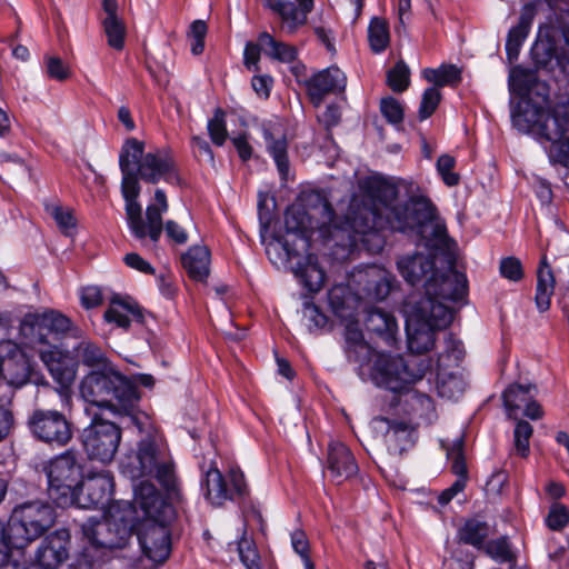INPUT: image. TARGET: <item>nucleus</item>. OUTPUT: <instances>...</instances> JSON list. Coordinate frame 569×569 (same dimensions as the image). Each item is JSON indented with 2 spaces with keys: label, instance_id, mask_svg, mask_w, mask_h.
<instances>
[{
  "label": "nucleus",
  "instance_id": "f257e3e1",
  "mask_svg": "<svg viewBox=\"0 0 569 569\" xmlns=\"http://www.w3.org/2000/svg\"><path fill=\"white\" fill-rule=\"evenodd\" d=\"M416 190L418 186L406 179H370L365 184V196L351 199L339 222L328 199L313 191L303 197V204L286 210V231L306 249L318 230L337 259L348 258L360 246L370 253H379L386 244V230L416 237L435 250H448L450 238L446 227L435 220L432 202L417 196Z\"/></svg>",
  "mask_w": 569,
  "mask_h": 569
},
{
  "label": "nucleus",
  "instance_id": "f03ea898",
  "mask_svg": "<svg viewBox=\"0 0 569 569\" xmlns=\"http://www.w3.org/2000/svg\"><path fill=\"white\" fill-rule=\"evenodd\" d=\"M20 336L24 345L30 348L37 346L54 347L50 350H40V358L48 368L51 377L60 387V393L69 400V389L76 380L78 361L70 355L69 350H61L54 342L64 335L79 338L80 330L74 327L71 320L57 310H46L42 313H27L19 327Z\"/></svg>",
  "mask_w": 569,
  "mask_h": 569
},
{
  "label": "nucleus",
  "instance_id": "7ed1b4c3",
  "mask_svg": "<svg viewBox=\"0 0 569 569\" xmlns=\"http://www.w3.org/2000/svg\"><path fill=\"white\" fill-rule=\"evenodd\" d=\"M119 168L122 174L121 194L126 202L124 210L134 229H138L140 221V179L151 184L160 180L178 187L183 183L172 156L161 150L144 153V143L136 138H130L123 143L119 153Z\"/></svg>",
  "mask_w": 569,
  "mask_h": 569
},
{
  "label": "nucleus",
  "instance_id": "20e7f679",
  "mask_svg": "<svg viewBox=\"0 0 569 569\" xmlns=\"http://www.w3.org/2000/svg\"><path fill=\"white\" fill-rule=\"evenodd\" d=\"M143 436L137 442L136 450L127 452L120 461L121 473L132 481L148 478L156 479L159 485L172 492L177 489V475L174 462L170 453L167 440L162 432L147 421H141ZM144 480H141L138 485Z\"/></svg>",
  "mask_w": 569,
  "mask_h": 569
},
{
  "label": "nucleus",
  "instance_id": "39448f33",
  "mask_svg": "<svg viewBox=\"0 0 569 569\" xmlns=\"http://www.w3.org/2000/svg\"><path fill=\"white\" fill-rule=\"evenodd\" d=\"M133 505L144 516L136 532L143 555L154 562H164L171 551L168 526L176 515L173 506L148 481L134 487Z\"/></svg>",
  "mask_w": 569,
  "mask_h": 569
},
{
  "label": "nucleus",
  "instance_id": "423d86ee",
  "mask_svg": "<svg viewBox=\"0 0 569 569\" xmlns=\"http://www.w3.org/2000/svg\"><path fill=\"white\" fill-rule=\"evenodd\" d=\"M80 392L83 399L93 406L117 415L129 416L133 425L142 430V423L136 415L140 395L126 376L109 367L91 371L83 378Z\"/></svg>",
  "mask_w": 569,
  "mask_h": 569
},
{
  "label": "nucleus",
  "instance_id": "0eeeda50",
  "mask_svg": "<svg viewBox=\"0 0 569 569\" xmlns=\"http://www.w3.org/2000/svg\"><path fill=\"white\" fill-rule=\"evenodd\" d=\"M56 518L53 507L46 501H26L17 506L8 526L0 522V566L9 562L13 549H23L42 536L53 526Z\"/></svg>",
  "mask_w": 569,
  "mask_h": 569
},
{
  "label": "nucleus",
  "instance_id": "6e6552de",
  "mask_svg": "<svg viewBox=\"0 0 569 569\" xmlns=\"http://www.w3.org/2000/svg\"><path fill=\"white\" fill-rule=\"evenodd\" d=\"M407 343L409 356L421 357L435 345V331L448 327L452 319V310L430 298H419L406 305Z\"/></svg>",
  "mask_w": 569,
  "mask_h": 569
},
{
  "label": "nucleus",
  "instance_id": "1a4fd4ad",
  "mask_svg": "<svg viewBox=\"0 0 569 569\" xmlns=\"http://www.w3.org/2000/svg\"><path fill=\"white\" fill-rule=\"evenodd\" d=\"M431 368L429 358L417 356L403 358L381 353L376 358L371 368V379L378 387L393 392L389 400V407L392 408L399 405V397L396 393L421 380Z\"/></svg>",
  "mask_w": 569,
  "mask_h": 569
},
{
  "label": "nucleus",
  "instance_id": "9d476101",
  "mask_svg": "<svg viewBox=\"0 0 569 569\" xmlns=\"http://www.w3.org/2000/svg\"><path fill=\"white\" fill-rule=\"evenodd\" d=\"M48 495L61 508L72 505L73 491L83 478L81 457L74 449H68L54 457L46 468Z\"/></svg>",
  "mask_w": 569,
  "mask_h": 569
},
{
  "label": "nucleus",
  "instance_id": "9b49d317",
  "mask_svg": "<svg viewBox=\"0 0 569 569\" xmlns=\"http://www.w3.org/2000/svg\"><path fill=\"white\" fill-rule=\"evenodd\" d=\"M513 126L522 132L537 131L546 140H559L569 131V104H557L552 110L526 103L523 110L512 112Z\"/></svg>",
  "mask_w": 569,
  "mask_h": 569
},
{
  "label": "nucleus",
  "instance_id": "f8f14e48",
  "mask_svg": "<svg viewBox=\"0 0 569 569\" xmlns=\"http://www.w3.org/2000/svg\"><path fill=\"white\" fill-rule=\"evenodd\" d=\"M81 438L88 458L108 465L118 452L122 431L117 423L104 419L99 413H93L91 422L83 429Z\"/></svg>",
  "mask_w": 569,
  "mask_h": 569
},
{
  "label": "nucleus",
  "instance_id": "ddd939ff",
  "mask_svg": "<svg viewBox=\"0 0 569 569\" xmlns=\"http://www.w3.org/2000/svg\"><path fill=\"white\" fill-rule=\"evenodd\" d=\"M27 426L37 440L50 446H67L73 437V425L70 419L54 409H33L28 417Z\"/></svg>",
  "mask_w": 569,
  "mask_h": 569
},
{
  "label": "nucleus",
  "instance_id": "4468645a",
  "mask_svg": "<svg viewBox=\"0 0 569 569\" xmlns=\"http://www.w3.org/2000/svg\"><path fill=\"white\" fill-rule=\"evenodd\" d=\"M229 480L231 486H228L223 475L214 466L206 471L201 487L206 499L212 506H222L227 500H243L248 496L244 475L239 468L230 469Z\"/></svg>",
  "mask_w": 569,
  "mask_h": 569
},
{
  "label": "nucleus",
  "instance_id": "2eb2a0df",
  "mask_svg": "<svg viewBox=\"0 0 569 569\" xmlns=\"http://www.w3.org/2000/svg\"><path fill=\"white\" fill-rule=\"evenodd\" d=\"M82 532L96 548H124L133 535V525L116 517L103 520L89 519L82 525Z\"/></svg>",
  "mask_w": 569,
  "mask_h": 569
},
{
  "label": "nucleus",
  "instance_id": "dca6fc26",
  "mask_svg": "<svg viewBox=\"0 0 569 569\" xmlns=\"http://www.w3.org/2000/svg\"><path fill=\"white\" fill-rule=\"evenodd\" d=\"M113 492V477L104 471L88 477L77 486L73 491L71 506L80 509L104 508L111 500Z\"/></svg>",
  "mask_w": 569,
  "mask_h": 569
},
{
  "label": "nucleus",
  "instance_id": "f3484780",
  "mask_svg": "<svg viewBox=\"0 0 569 569\" xmlns=\"http://www.w3.org/2000/svg\"><path fill=\"white\" fill-rule=\"evenodd\" d=\"M467 290L466 276L450 266L445 271L437 269L433 280L427 282L422 298H430L441 305H445L442 301L458 302L466 297Z\"/></svg>",
  "mask_w": 569,
  "mask_h": 569
},
{
  "label": "nucleus",
  "instance_id": "a211bd4d",
  "mask_svg": "<svg viewBox=\"0 0 569 569\" xmlns=\"http://www.w3.org/2000/svg\"><path fill=\"white\" fill-rule=\"evenodd\" d=\"M371 426L376 431L383 433L388 450L393 455H401L416 441V429L406 421L377 416L372 418Z\"/></svg>",
  "mask_w": 569,
  "mask_h": 569
},
{
  "label": "nucleus",
  "instance_id": "6ab92c4d",
  "mask_svg": "<svg viewBox=\"0 0 569 569\" xmlns=\"http://www.w3.org/2000/svg\"><path fill=\"white\" fill-rule=\"evenodd\" d=\"M397 269L403 280L411 287L426 289L427 282L433 280L437 273L432 253L413 252L400 256L397 259Z\"/></svg>",
  "mask_w": 569,
  "mask_h": 569
},
{
  "label": "nucleus",
  "instance_id": "aec40b11",
  "mask_svg": "<svg viewBox=\"0 0 569 569\" xmlns=\"http://www.w3.org/2000/svg\"><path fill=\"white\" fill-rule=\"evenodd\" d=\"M71 536L68 529L48 535L36 552V562L42 569H57L69 557Z\"/></svg>",
  "mask_w": 569,
  "mask_h": 569
},
{
  "label": "nucleus",
  "instance_id": "412c9836",
  "mask_svg": "<svg viewBox=\"0 0 569 569\" xmlns=\"http://www.w3.org/2000/svg\"><path fill=\"white\" fill-rule=\"evenodd\" d=\"M307 92L315 104H320L328 94H338L347 86L346 74L336 66L318 71L303 80Z\"/></svg>",
  "mask_w": 569,
  "mask_h": 569
},
{
  "label": "nucleus",
  "instance_id": "4be33fe9",
  "mask_svg": "<svg viewBox=\"0 0 569 569\" xmlns=\"http://www.w3.org/2000/svg\"><path fill=\"white\" fill-rule=\"evenodd\" d=\"M536 13V2H526L521 9L518 23L508 31L506 54L510 63L518 60L521 47L530 32Z\"/></svg>",
  "mask_w": 569,
  "mask_h": 569
},
{
  "label": "nucleus",
  "instance_id": "5701e85b",
  "mask_svg": "<svg viewBox=\"0 0 569 569\" xmlns=\"http://www.w3.org/2000/svg\"><path fill=\"white\" fill-rule=\"evenodd\" d=\"M327 468L338 482L352 477L358 471L353 455L340 441H330L328 445Z\"/></svg>",
  "mask_w": 569,
  "mask_h": 569
},
{
  "label": "nucleus",
  "instance_id": "b1692460",
  "mask_svg": "<svg viewBox=\"0 0 569 569\" xmlns=\"http://www.w3.org/2000/svg\"><path fill=\"white\" fill-rule=\"evenodd\" d=\"M102 8L101 24L107 36L108 44L114 50H122L127 28L119 4L118 2H102Z\"/></svg>",
  "mask_w": 569,
  "mask_h": 569
},
{
  "label": "nucleus",
  "instance_id": "393cba45",
  "mask_svg": "<svg viewBox=\"0 0 569 569\" xmlns=\"http://www.w3.org/2000/svg\"><path fill=\"white\" fill-rule=\"evenodd\" d=\"M103 317L107 322H113L123 329L129 328L131 318L139 323L144 322L143 310L130 298H122L120 296H114L111 299Z\"/></svg>",
  "mask_w": 569,
  "mask_h": 569
},
{
  "label": "nucleus",
  "instance_id": "a878e982",
  "mask_svg": "<svg viewBox=\"0 0 569 569\" xmlns=\"http://www.w3.org/2000/svg\"><path fill=\"white\" fill-rule=\"evenodd\" d=\"M164 211L161 210L157 204H149L146 209V219L142 217V207L140 206V221L138 223V229H134L132 222H130L128 213L126 212V219L128 227L131 233L140 241L150 239L151 242L157 243L161 237L163 230L162 222V213Z\"/></svg>",
  "mask_w": 569,
  "mask_h": 569
},
{
  "label": "nucleus",
  "instance_id": "bb28decb",
  "mask_svg": "<svg viewBox=\"0 0 569 569\" xmlns=\"http://www.w3.org/2000/svg\"><path fill=\"white\" fill-rule=\"evenodd\" d=\"M365 327L369 332L380 337L388 346H393L396 342L398 325L391 313L380 308L369 309L365 318Z\"/></svg>",
  "mask_w": 569,
  "mask_h": 569
},
{
  "label": "nucleus",
  "instance_id": "cd10ccee",
  "mask_svg": "<svg viewBox=\"0 0 569 569\" xmlns=\"http://www.w3.org/2000/svg\"><path fill=\"white\" fill-rule=\"evenodd\" d=\"M274 13L279 14L289 32H293L307 21V16L313 8V2H267Z\"/></svg>",
  "mask_w": 569,
  "mask_h": 569
},
{
  "label": "nucleus",
  "instance_id": "c85d7f7f",
  "mask_svg": "<svg viewBox=\"0 0 569 569\" xmlns=\"http://www.w3.org/2000/svg\"><path fill=\"white\" fill-rule=\"evenodd\" d=\"M188 276L196 281H206L210 272V251L206 246H192L181 257Z\"/></svg>",
  "mask_w": 569,
  "mask_h": 569
},
{
  "label": "nucleus",
  "instance_id": "c756f323",
  "mask_svg": "<svg viewBox=\"0 0 569 569\" xmlns=\"http://www.w3.org/2000/svg\"><path fill=\"white\" fill-rule=\"evenodd\" d=\"M295 276L309 292H318L325 284L326 273L315 254H308L293 268Z\"/></svg>",
  "mask_w": 569,
  "mask_h": 569
},
{
  "label": "nucleus",
  "instance_id": "7c9ffc66",
  "mask_svg": "<svg viewBox=\"0 0 569 569\" xmlns=\"http://www.w3.org/2000/svg\"><path fill=\"white\" fill-rule=\"evenodd\" d=\"M555 291V277L546 257L540 261L537 271V287L535 301L538 310L545 312L550 308L551 297Z\"/></svg>",
  "mask_w": 569,
  "mask_h": 569
},
{
  "label": "nucleus",
  "instance_id": "2f4dec72",
  "mask_svg": "<svg viewBox=\"0 0 569 569\" xmlns=\"http://www.w3.org/2000/svg\"><path fill=\"white\" fill-rule=\"evenodd\" d=\"M366 276L368 277L367 295L376 300H385L398 283L391 272L376 267L369 268Z\"/></svg>",
  "mask_w": 569,
  "mask_h": 569
},
{
  "label": "nucleus",
  "instance_id": "473e14b6",
  "mask_svg": "<svg viewBox=\"0 0 569 569\" xmlns=\"http://www.w3.org/2000/svg\"><path fill=\"white\" fill-rule=\"evenodd\" d=\"M14 363L23 373L16 379H10V385L20 388L29 382V376L26 373L24 353L20 346L12 340L0 341V368H6Z\"/></svg>",
  "mask_w": 569,
  "mask_h": 569
},
{
  "label": "nucleus",
  "instance_id": "72a5a7b5",
  "mask_svg": "<svg viewBox=\"0 0 569 569\" xmlns=\"http://www.w3.org/2000/svg\"><path fill=\"white\" fill-rule=\"evenodd\" d=\"M268 153L273 159L281 180L289 176L290 162L288 157V140L284 134L276 138L269 130L263 131Z\"/></svg>",
  "mask_w": 569,
  "mask_h": 569
},
{
  "label": "nucleus",
  "instance_id": "f704fd0d",
  "mask_svg": "<svg viewBox=\"0 0 569 569\" xmlns=\"http://www.w3.org/2000/svg\"><path fill=\"white\" fill-rule=\"evenodd\" d=\"M74 358L78 365H82L90 368L108 369L109 360L104 351L94 342L82 339L76 346L72 347Z\"/></svg>",
  "mask_w": 569,
  "mask_h": 569
},
{
  "label": "nucleus",
  "instance_id": "c9c22d12",
  "mask_svg": "<svg viewBox=\"0 0 569 569\" xmlns=\"http://www.w3.org/2000/svg\"><path fill=\"white\" fill-rule=\"evenodd\" d=\"M447 369L436 367V388L438 395L447 400H458L466 390V382L461 376L447 372Z\"/></svg>",
  "mask_w": 569,
  "mask_h": 569
},
{
  "label": "nucleus",
  "instance_id": "e433bc0d",
  "mask_svg": "<svg viewBox=\"0 0 569 569\" xmlns=\"http://www.w3.org/2000/svg\"><path fill=\"white\" fill-rule=\"evenodd\" d=\"M263 53L272 60L290 63L297 58V49L288 43L277 41L270 33L263 31L259 34Z\"/></svg>",
  "mask_w": 569,
  "mask_h": 569
},
{
  "label": "nucleus",
  "instance_id": "4c0bfd02",
  "mask_svg": "<svg viewBox=\"0 0 569 569\" xmlns=\"http://www.w3.org/2000/svg\"><path fill=\"white\" fill-rule=\"evenodd\" d=\"M490 533L489 525L478 518H471L465 521V523L458 530V539L465 545H470L476 548H480Z\"/></svg>",
  "mask_w": 569,
  "mask_h": 569
},
{
  "label": "nucleus",
  "instance_id": "58836bf2",
  "mask_svg": "<svg viewBox=\"0 0 569 569\" xmlns=\"http://www.w3.org/2000/svg\"><path fill=\"white\" fill-rule=\"evenodd\" d=\"M346 347L345 351L350 362H360L368 357V346L363 341V335L356 326L348 325L346 328Z\"/></svg>",
  "mask_w": 569,
  "mask_h": 569
},
{
  "label": "nucleus",
  "instance_id": "ea45409f",
  "mask_svg": "<svg viewBox=\"0 0 569 569\" xmlns=\"http://www.w3.org/2000/svg\"><path fill=\"white\" fill-rule=\"evenodd\" d=\"M423 78L432 82L435 87H455L461 81V70L455 64H441L439 68H426L422 71Z\"/></svg>",
  "mask_w": 569,
  "mask_h": 569
},
{
  "label": "nucleus",
  "instance_id": "a19ab883",
  "mask_svg": "<svg viewBox=\"0 0 569 569\" xmlns=\"http://www.w3.org/2000/svg\"><path fill=\"white\" fill-rule=\"evenodd\" d=\"M532 386L511 385L502 393L503 405L510 418H516L527 401L531 399Z\"/></svg>",
  "mask_w": 569,
  "mask_h": 569
},
{
  "label": "nucleus",
  "instance_id": "79ce46f5",
  "mask_svg": "<svg viewBox=\"0 0 569 569\" xmlns=\"http://www.w3.org/2000/svg\"><path fill=\"white\" fill-rule=\"evenodd\" d=\"M465 357L462 342L449 333L445 341V350L438 356L436 367L451 368L457 367Z\"/></svg>",
  "mask_w": 569,
  "mask_h": 569
},
{
  "label": "nucleus",
  "instance_id": "37998d69",
  "mask_svg": "<svg viewBox=\"0 0 569 569\" xmlns=\"http://www.w3.org/2000/svg\"><path fill=\"white\" fill-rule=\"evenodd\" d=\"M368 39L373 52L380 53L386 50L389 44V29L386 20L377 17L371 19L368 28Z\"/></svg>",
  "mask_w": 569,
  "mask_h": 569
},
{
  "label": "nucleus",
  "instance_id": "c03bdc74",
  "mask_svg": "<svg viewBox=\"0 0 569 569\" xmlns=\"http://www.w3.org/2000/svg\"><path fill=\"white\" fill-rule=\"evenodd\" d=\"M387 83L393 92H403L410 84V69L403 60L397 63L387 72Z\"/></svg>",
  "mask_w": 569,
  "mask_h": 569
},
{
  "label": "nucleus",
  "instance_id": "a18cd8bd",
  "mask_svg": "<svg viewBox=\"0 0 569 569\" xmlns=\"http://www.w3.org/2000/svg\"><path fill=\"white\" fill-rule=\"evenodd\" d=\"M208 132L211 141L221 147L227 140L226 112L221 108L214 110L213 117L208 121Z\"/></svg>",
  "mask_w": 569,
  "mask_h": 569
},
{
  "label": "nucleus",
  "instance_id": "49530a36",
  "mask_svg": "<svg viewBox=\"0 0 569 569\" xmlns=\"http://www.w3.org/2000/svg\"><path fill=\"white\" fill-rule=\"evenodd\" d=\"M448 459L451 460V470L458 478H465L467 483L468 469L463 456V440L458 438L453 441L451 447L447 450Z\"/></svg>",
  "mask_w": 569,
  "mask_h": 569
},
{
  "label": "nucleus",
  "instance_id": "de8ad7c7",
  "mask_svg": "<svg viewBox=\"0 0 569 569\" xmlns=\"http://www.w3.org/2000/svg\"><path fill=\"white\" fill-rule=\"evenodd\" d=\"M380 112L385 119L393 126H399L403 121V107L401 102L393 97H386L381 99Z\"/></svg>",
  "mask_w": 569,
  "mask_h": 569
},
{
  "label": "nucleus",
  "instance_id": "09e8293b",
  "mask_svg": "<svg viewBox=\"0 0 569 569\" xmlns=\"http://www.w3.org/2000/svg\"><path fill=\"white\" fill-rule=\"evenodd\" d=\"M532 426L525 420H519L513 431L515 450L521 457L529 453V440L532 436Z\"/></svg>",
  "mask_w": 569,
  "mask_h": 569
},
{
  "label": "nucleus",
  "instance_id": "8fccbe9b",
  "mask_svg": "<svg viewBox=\"0 0 569 569\" xmlns=\"http://www.w3.org/2000/svg\"><path fill=\"white\" fill-rule=\"evenodd\" d=\"M238 552L241 562L244 565L247 569H261L260 556L252 540L242 537L238 541Z\"/></svg>",
  "mask_w": 569,
  "mask_h": 569
},
{
  "label": "nucleus",
  "instance_id": "3c124183",
  "mask_svg": "<svg viewBox=\"0 0 569 569\" xmlns=\"http://www.w3.org/2000/svg\"><path fill=\"white\" fill-rule=\"evenodd\" d=\"M441 101V93L436 87L427 88L421 98V102L419 106V119L421 121L428 119L432 116V113L438 108L439 103Z\"/></svg>",
  "mask_w": 569,
  "mask_h": 569
},
{
  "label": "nucleus",
  "instance_id": "603ef678",
  "mask_svg": "<svg viewBox=\"0 0 569 569\" xmlns=\"http://www.w3.org/2000/svg\"><path fill=\"white\" fill-rule=\"evenodd\" d=\"M486 551L499 562H511L515 558L506 537L489 541L486 546Z\"/></svg>",
  "mask_w": 569,
  "mask_h": 569
},
{
  "label": "nucleus",
  "instance_id": "864d4df0",
  "mask_svg": "<svg viewBox=\"0 0 569 569\" xmlns=\"http://www.w3.org/2000/svg\"><path fill=\"white\" fill-rule=\"evenodd\" d=\"M455 164V158L449 154H441L437 160V170L448 187L457 186L460 180L459 174L452 172Z\"/></svg>",
  "mask_w": 569,
  "mask_h": 569
},
{
  "label": "nucleus",
  "instance_id": "5fc2aeb1",
  "mask_svg": "<svg viewBox=\"0 0 569 569\" xmlns=\"http://www.w3.org/2000/svg\"><path fill=\"white\" fill-rule=\"evenodd\" d=\"M328 301L336 316L345 317L348 301V288L345 286H335L328 292Z\"/></svg>",
  "mask_w": 569,
  "mask_h": 569
},
{
  "label": "nucleus",
  "instance_id": "6e6d98bb",
  "mask_svg": "<svg viewBox=\"0 0 569 569\" xmlns=\"http://www.w3.org/2000/svg\"><path fill=\"white\" fill-rule=\"evenodd\" d=\"M291 546L293 550L301 557L305 569H308V563L315 566L309 555L310 545L305 531L295 530L291 533Z\"/></svg>",
  "mask_w": 569,
  "mask_h": 569
},
{
  "label": "nucleus",
  "instance_id": "4d7b16f0",
  "mask_svg": "<svg viewBox=\"0 0 569 569\" xmlns=\"http://www.w3.org/2000/svg\"><path fill=\"white\" fill-rule=\"evenodd\" d=\"M50 213L54 219L59 229L66 234L71 236L76 228V219L70 210L56 206L50 209Z\"/></svg>",
  "mask_w": 569,
  "mask_h": 569
},
{
  "label": "nucleus",
  "instance_id": "13d9d810",
  "mask_svg": "<svg viewBox=\"0 0 569 569\" xmlns=\"http://www.w3.org/2000/svg\"><path fill=\"white\" fill-rule=\"evenodd\" d=\"M569 521L568 509L560 503H553L546 517V525L551 530L562 529Z\"/></svg>",
  "mask_w": 569,
  "mask_h": 569
},
{
  "label": "nucleus",
  "instance_id": "bf43d9fd",
  "mask_svg": "<svg viewBox=\"0 0 569 569\" xmlns=\"http://www.w3.org/2000/svg\"><path fill=\"white\" fill-rule=\"evenodd\" d=\"M500 274L510 281H520L523 278L521 261L516 257H507L500 261Z\"/></svg>",
  "mask_w": 569,
  "mask_h": 569
},
{
  "label": "nucleus",
  "instance_id": "052dcab7",
  "mask_svg": "<svg viewBox=\"0 0 569 569\" xmlns=\"http://www.w3.org/2000/svg\"><path fill=\"white\" fill-rule=\"evenodd\" d=\"M46 70L51 79L64 81L71 76L68 64H66L59 57H46Z\"/></svg>",
  "mask_w": 569,
  "mask_h": 569
},
{
  "label": "nucleus",
  "instance_id": "680f3d73",
  "mask_svg": "<svg viewBox=\"0 0 569 569\" xmlns=\"http://www.w3.org/2000/svg\"><path fill=\"white\" fill-rule=\"evenodd\" d=\"M163 230L170 242L182 246L188 241V232L174 220H167L163 224Z\"/></svg>",
  "mask_w": 569,
  "mask_h": 569
},
{
  "label": "nucleus",
  "instance_id": "e2e57ef3",
  "mask_svg": "<svg viewBox=\"0 0 569 569\" xmlns=\"http://www.w3.org/2000/svg\"><path fill=\"white\" fill-rule=\"evenodd\" d=\"M303 316L308 319L310 329H322L328 323V317L313 303H305Z\"/></svg>",
  "mask_w": 569,
  "mask_h": 569
},
{
  "label": "nucleus",
  "instance_id": "0e129e2a",
  "mask_svg": "<svg viewBox=\"0 0 569 569\" xmlns=\"http://www.w3.org/2000/svg\"><path fill=\"white\" fill-rule=\"evenodd\" d=\"M510 86L519 96H527L531 90L528 74L522 69H515L510 76Z\"/></svg>",
  "mask_w": 569,
  "mask_h": 569
},
{
  "label": "nucleus",
  "instance_id": "69168bd1",
  "mask_svg": "<svg viewBox=\"0 0 569 569\" xmlns=\"http://www.w3.org/2000/svg\"><path fill=\"white\" fill-rule=\"evenodd\" d=\"M0 162L2 166H6L8 170L13 169L22 177L28 176L29 173V168L24 163V160L16 153L1 152Z\"/></svg>",
  "mask_w": 569,
  "mask_h": 569
},
{
  "label": "nucleus",
  "instance_id": "338daca9",
  "mask_svg": "<svg viewBox=\"0 0 569 569\" xmlns=\"http://www.w3.org/2000/svg\"><path fill=\"white\" fill-rule=\"evenodd\" d=\"M102 302V292L97 286H88L81 290V303L84 308L91 309Z\"/></svg>",
  "mask_w": 569,
  "mask_h": 569
},
{
  "label": "nucleus",
  "instance_id": "774afa93",
  "mask_svg": "<svg viewBox=\"0 0 569 569\" xmlns=\"http://www.w3.org/2000/svg\"><path fill=\"white\" fill-rule=\"evenodd\" d=\"M261 51L263 50L259 40L258 42L248 41L246 43L243 51V62L248 69H251L252 67L257 68Z\"/></svg>",
  "mask_w": 569,
  "mask_h": 569
}]
</instances>
